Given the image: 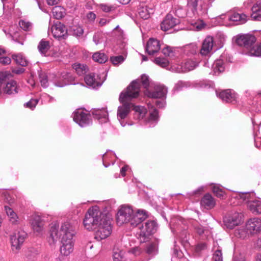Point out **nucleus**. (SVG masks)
<instances>
[{
  "mask_svg": "<svg viewBox=\"0 0 261 261\" xmlns=\"http://www.w3.org/2000/svg\"><path fill=\"white\" fill-rule=\"evenodd\" d=\"M83 224L87 230H95L94 238L97 241L107 238L112 231L111 218L103 213L99 207L96 205L88 209L85 214Z\"/></svg>",
  "mask_w": 261,
  "mask_h": 261,
  "instance_id": "1",
  "label": "nucleus"
},
{
  "mask_svg": "<svg viewBox=\"0 0 261 261\" xmlns=\"http://www.w3.org/2000/svg\"><path fill=\"white\" fill-rule=\"evenodd\" d=\"M48 241L50 244L55 243L60 239V252L61 255L68 256L74 250V241L73 237L76 233L74 223L66 221L61 224L59 229L56 226H51Z\"/></svg>",
  "mask_w": 261,
  "mask_h": 261,
  "instance_id": "2",
  "label": "nucleus"
},
{
  "mask_svg": "<svg viewBox=\"0 0 261 261\" xmlns=\"http://www.w3.org/2000/svg\"><path fill=\"white\" fill-rule=\"evenodd\" d=\"M140 86L138 81H134L120 94L119 101L129 102L132 99L137 98L140 93Z\"/></svg>",
  "mask_w": 261,
  "mask_h": 261,
  "instance_id": "3",
  "label": "nucleus"
},
{
  "mask_svg": "<svg viewBox=\"0 0 261 261\" xmlns=\"http://www.w3.org/2000/svg\"><path fill=\"white\" fill-rule=\"evenodd\" d=\"M139 228L140 232L137 233V238L140 243H144L151 234L155 232L157 224L154 221L149 220L142 224Z\"/></svg>",
  "mask_w": 261,
  "mask_h": 261,
  "instance_id": "4",
  "label": "nucleus"
},
{
  "mask_svg": "<svg viewBox=\"0 0 261 261\" xmlns=\"http://www.w3.org/2000/svg\"><path fill=\"white\" fill-rule=\"evenodd\" d=\"M73 120L82 127H86L92 124L90 115L83 109H79L72 113Z\"/></svg>",
  "mask_w": 261,
  "mask_h": 261,
  "instance_id": "5",
  "label": "nucleus"
},
{
  "mask_svg": "<svg viewBox=\"0 0 261 261\" xmlns=\"http://www.w3.org/2000/svg\"><path fill=\"white\" fill-rule=\"evenodd\" d=\"M26 236V233L23 231H16L10 235L11 247L14 252L17 253L20 250Z\"/></svg>",
  "mask_w": 261,
  "mask_h": 261,
  "instance_id": "6",
  "label": "nucleus"
},
{
  "mask_svg": "<svg viewBox=\"0 0 261 261\" xmlns=\"http://www.w3.org/2000/svg\"><path fill=\"white\" fill-rule=\"evenodd\" d=\"M133 214H134V211L130 206H122L117 214V223L121 225L124 223L130 222Z\"/></svg>",
  "mask_w": 261,
  "mask_h": 261,
  "instance_id": "7",
  "label": "nucleus"
},
{
  "mask_svg": "<svg viewBox=\"0 0 261 261\" xmlns=\"http://www.w3.org/2000/svg\"><path fill=\"white\" fill-rule=\"evenodd\" d=\"M236 43L248 49L254 44L256 41V38L253 35L239 34L233 37Z\"/></svg>",
  "mask_w": 261,
  "mask_h": 261,
  "instance_id": "8",
  "label": "nucleus"
},
{
  "mask_svg": "<svg viewBox=\"0 0 261 261\" xmlns=\"http://www.w3.org/2000/svg\"><path fill=\"white\" fill-rule=\"evenodd\" d=\"M241 218V213L236 212H231L224 218V224L227 228L233 229L240 223Z\"/></svg>",
  "mask_w": 261,
  "mask_h": 261,
  "instance_id": "9",
  "label": "nucleus"
},
{
  "mask_svg": "<svg viewBox=\"0 0 261 261\" xmlns=\"http://www.w3.org/2000/svg\"><path fill=\"white\" fill-rule=\"evenodd\" d=\"M216 94L218 97L226 102L233 103L236 101V94L230 89L216 90Z\"/></svg>",
  "mask_w": 261,
  "mask_h": 261,
  "instance_id": "10",
  "label": "nucleus"
},
{
  "mask_svg": "<svg viewBox=\"0 0 261 261\" xmlns=\"http://www.w3.org/2000/svg\"><path fill=\"white\" fill-rule=\"evenodd\" d=\"M120 102L122 105L118 108L117 117L121 125L124 126L125 125V123L123 124L121 120L127 117L130 112V109L133 107V105L132 103L128 101Z\"/></svg>",
  "mask_w": 261,
  "mask_h": 261,
  "instance_id": "11",
  "label": "nucleus"
},
{
  "mask_svg": "<svg viewBox=\"0 0 261 261\" xmlns=\"http://www.w3.org/2000/svg\"><path fill=\"white\" fill-rule=\"evenodd\" d=\"M50 31L55 38H64L67 35V30L65 26L60 22H57L51 27Z\"/></svg>",
  "mask_w": 261,
  "mask_h": 261,
  "instance_id": "12",
  "label": "nucleus"
},
{
  "mask_svg": "<svg viewBox=\"0 0 261 261\" xmlns=\"http://www.w3.org/2000/svg\"><path fill=\"white\" fill-rule=\"evenodd\" d=\"M11 74L7 72V76L4 86V94H14L18 93V86L16 81L14 80L8 81Z\"/></svg>",
  "mask_w": 261,
  "mask_h": 261,
  "instance_id": "13",
  "label": "nucleus"
},
{
  "mask_svg": "<svg viewBox=\"0 0 261 261\" xmlns=\"http://www.w3.org/2000/svg\"><path fill=\"white\" fill-rule=\"evenodd\" d=\"M72 79L73 77L69 73L63 72L59 76L56 77L54 80V83L57 87H62L71 84Z\"/></svg>",
  "mask_w": 261,
  "mask_h": 261,
  "instance_id": "14",
  "label": "nucleus"
},
{
  "mask_svg": "<svg viewBox=\"0 0 261 261\" xmlns=\"http://www.w3.org/2000/svg\"><path fill=\"white\" fill-rule=\"evenodd\" d=\"M179 23V19L173 17L171 14H168L161 23V28L163 31H167L173 28Z\"/></svg>",
  "mask_w": 261,
  "mask_h": 261,
  "instance_id": "15",
  "label": "nucleus"
},
{
  "mask_svg": "<svg viewBox=\"0 0 261 261\" xmlns=\"http://www.w3.org/2000/svg\"><path fill=\"white\" fill-rule=\"evenodd\" d=\"M246 229L250 233L254 234L261 231V220L254 218L250 219L246 223Z\"/></svg>",
  "mask_w": 261,
  "mask_h": 261,
  "instance_id": "16",
  "label": "nucleus"
},
{
  "mask_svg": "<svg viewBox=\"0 0 261 261\" xmlns=\"http://www.w3.org/2000/svg\"><path fill=\"white\" fill-rule=\"evenodd\" d=\"M147 217L146 212L143 210H138L136 212H134V214L132 215L130 220V225L133 226H137L141 222L145 220Z\"/></svg>",
  "mask_w": 261,
  "mask_h": 261,
  "instance_id": "17",
  "label": "nucleus"
},
{
  "mask_svg": "<svg viewBox=\"0 0 261 261\" xmlns=\"http://www.w3.org/2000/svg\"><path fill=\"white\" fill-rule=\"evenodd\" d=\"M31 224L32 229L36 232L39 233L43 230L44 222L43 219L40 216H33Z\"/></svg>",
  "mask_w": 261,
  "mask_h": 261,
  "instance_id": "18",
  "label": "nucleus"
},
{
  "mask_svg": "<svg viewBox=\"0 0 261 261\" xmlns=\"http://www.w3.org/2000/svg\"><path fill=\"white\" fill-rule=\"evenodd\" d=\"M212 49V37L208 36L204 40L200 50V53L203 56H208Z\"/></svg>",
  "mask_w": 261,
  "mask_h": 261,
  "instance_id": "19",
  "label": "nucleus"
},
{
  "mask_svg": "<svg viewBox=\"0 0 261 261\" xmlns=\"http://www.w3.org/2000/svg\"><path fill=\"white\" fill-rule=\"evenodd\" d=\"M159 41L154 38H150L148 41L146 46V51L149 55H153L160 49Z\"/></svg>",
  "mask_w": 261,
  "mask_h": 261,
  "instance_id": "20",
  "label": "nucleus"
},
{
  "mask_svg": "<svg viewBox=\"0 0 261 261\" xmlns=\"http://www.w3.org/2000/svg\"><path fill=\"white\" fill-rule=\"evenodd\" d=\"M230 21L237 22V24H243L246 22L248 16L244 13L233 12L228 15Z\"/></svg>",
  "mask_w": 261,
  "mask_h": 261,
  "instance_id": "21",
  "label": "nucleus"
},
{
  "mask_svg": "<svg viewBox=\"0 0 261 261\" xmlns=\"http://www.w3.org/2000/svg\"><path fill=\"white\" fill-rule=\"evenodd\" d=\"M167 93V88L163 85L158 84L155 86L154 91L151 94V96L156 98H162L165 97Z\"/></svg>",
  "mask_w": 261,
  "mask_h": 261,
  "instance_id": "22",
  "label": "nucleus"
},
{
  "mask_svg": "<svg viewBox=\"0 0 261 261\" xmlns=\"http://www.w3.org/2000/svg\"><path fill=\"white\" fill-rule=\"evenodd\" d=\"M85 81L88 86L91 87L93 88L99 87L102 84V83L98 80V76H97V78H96L95 75L93 74L87 75L85 77Z\"/></svg>",
  "mask_w": 261,
  "mask_h": 261,
  "instance_id": "23",
  "label": "nucleus"
},
{
  "mask_svg": "<svg viewBox=\"0 0 261 261\" xmlns=\"http://www.w3.org/2000/svg\"><path fill=\"white\" fill-rule=\"evenodd\" d=\"M248 207L254 214H261V200L258 199L249 201Z\"/></svg>",
  "mask_w": 261,
  "mask_h": 261,
  "instance_id": "24",
  "label": "nucleus"
},
{
  "mask_svg": "<svg viewBox=\"0 0 261 261\" xmlns=\"http://www.w3.org/2000/svg\"><path fill=\"white\" fill-rule=\"evenodd\" d=\"M251 17L253 20L261 21V0L257 2L252 7Z\"/></svg>",
  "mask_w": 261,
  "mask_h": 261,
  "instance_id": "25",
  "label": "nucleus"
},
{
  "mask_svg": "<svg viewBox=\"0 0 261 261\" xmlns=\"http://www.w3.org/2000/svg\"><path fill=\"white\" fill-rule=\"evenodd\" d=\"M197 66L196 63L192 61L188 60L186 61L180 67H177L174 69V71L177 72H187L193 70Z\"/></svg>",
  "mask_w": 261,
  "mask_h": 261,
  "instance_id": "26",
  "label": "nucleus"
},
{
  "mask_svg": "<svg viewBox=\"0 0 261 261\" xmlns=\"http://www.w3.org/2000/svg\"><path fill=\"white\" fill-rule=\"evenodd\" d=\"M225 37L224 34L221 32H218L215 38H213V46H215L216 50H218L223 47Z\"/></svg>",
  "mask_w": 261,
  "mask_h": 261,
  "instance_id": "27",
  "label": "nucleus"
},
{
  "mask_svg": "<svg viewBox=\"0 0 261 261\" xmlns=\"http://www.w3.org/2000/svg\"><path fill=\"white\" fill-rule=\"evenodd\" d=\"M198 0H188L187 15L192 17L197 13Z\"/></svg>",
  "mask_w": 261,
  "mask_h": 261,
  "instance_id": "28",
  "label": "nucleus"
},
{
  "mask_svg": "<svg viewBox=\"0 0 261 261\" xmlns=\"http://www.w3.org/2000/svg\"><path fill=\"white\" fill-rule=\"evenodd\" d=\"M93 115L95 116L98 120H102L105 122H107L108 120V113L106 109L102 108L101 109H94L92 112Z\"/></svg>",
  "mask_w": 261,
  "mask_h": 261,
  "instance_id": "29",
  "label": "nucleus"
},
{
  "mask_svg": "<svg viewBox=\"0 0 261 261\" xmlns=\"http://www.w3.org/2000/svg\"><path fill=\"white\" fill-rule=\"evenodd\" d=\"M5 210L9 218V221L13 224L19 223V219L15 212L10 207L5 206Z\"/></svg>",
  "mask_w": 261,
  "mask_h": 261,
  "instance_id": "30",
  "label": "nucleus"
},
{
  "mask_svg": "<svg viewBox=\"0 0 261 261\" xmlns=\"http://www.w3.org/2000/svg\"><path fill=\"white\" fill-rule=\"evenodd\" d=\"M37 48L41 55L45 56L50 48V42L45 39H42L39 42Z\"/></svg>",
  "mask_w": 261,
  "mask_h": 261,
  "instance_id": "31",
  "label": "nucleus"
},
{
  "mask_svg": "<svg viewBox=\"0 0 261 261\" xmlns=\"http://www.w3.org/2000/svg\"><path fill=\"white\" fill-rule=\"evenodd\" d=\"M214 74L218 75L225 70L224 62L222 59L217 60L213 64Z\"/></svg>",
  "mask_w": 261,
  "mask_h": 261,
  "instance_id": "32",
  "label": "nucleus"
},
{
  "mask_svg": "<svg viewBox=\"0 0 261 261\" xmlns=\"http://www.w3.org/2000/svg\"><path fill=\"white\" fill-rule=\"evenodd\" d=\"M65 12V9L61 6H56L52 10L53 16L57 19L62 18L64 16Z\"/></svg>",
  "mask_w": 261,
  "mask_h": 261,
  "instance_id": "33",
  "label": "nucleus"
},
{
  "mask_svg": "<svg viewBox=\"0 0 261 261\" xmlns=\"http://www.w3.org/2000/svg\"><path fill=\"white\" fill-rule=\"evenodd\" d=\"M213 253V259L215 261H222V253L221 249L218 246L217 243L213 242V250L215 249Z\"/></svg>",
  "mask_w": 261,
  "mask_h": 261,
  "instance_id": "34",
  "label": "nucleus"
},
{
  "mask_svg": "<svg viewBox=\"0 0 261 261\" xmlns=\"http://www.w3.org/2000/svg\"><path fill=\"white\" fill-rule=\"evenodd\" d=\"M213 194L220 199L226 197L225 191L217 185L213 184Z\"/></svg>",
  "mask_w": 261,
  "mask_h": 261,
  "instance_id": "35",
  "label": "nucleus"
},
{
  "mask_svg": "<svg viewBox=\"0 0 261 261\" xmlns=\"http://www.w3.org/2000/svg\"><path fill=\"white\" fill-rule=\"evenodd\" d=\"M73 68L80 75L85 74L88 70V68L86 65L80 63H75L73 64Z\"/></svg>",
  "mask_w": 261,
  "mask_h": 261,
  "instance_id": "36",
  "label": "nucleus"
},
{
  "mask_svg": "<svg viewBox=\"0 0 261 261\" xmlns=\"http://www.w3.org/2000/svg\"><path fill=\"white\" fill-rule=\"evenodd\" d=\"M201 205L206 209H211L212 206V197L211 195L206 194L202 199Z\"/></svg>",
  "mask_w": 261,
  "mask_h": 261,
  "instance_id": "37",
  "label": "nucleus"
},
{
  "mask_svg": "<svg viewBox=\"0 0 261 261\" xmlns=\"http://www.w3.org/2000/svg\"><path fill=\"white\" fill-rule=\"evenodd\" d=\"M93 59L94 61L98 62L99 63H105L107 60V56L103 53L100 52H97L94 53L92 56Z\"/></svg>",
  "mask_w": 261,
  "mask_h": 261,
  "instance_id": "38",
  "label": "nucleus"
},
{
  "mask_svg": "<svg viewBox=\"0 0 261 261\" xmlns=\"http://www.w3.org/2000/svg\"><path fill=\"white\" fill-rule=\"evenodd\" d=\"M248 54L252 56H261V45H253L249 48Z\"/></svg>",
  "mask_w": 261,
  "mask_h": 261,
  "instance_id": "39",
  "label": "nucleus"
},
{
  "mask_svg": "<svg viewBox=\"0 0 261 261\" xmlns=\"http://www.w3.org/2000/svg\"><path fill=\"white\" fill-rule=\"evenodd\" d=\"M138 14L144 19H147L150 16V12L147 7H140L138 9Z\"/></svg>",
  "mask_w": 261,
  "mask_h": 261,
  "instance_id": "40",
  "label": "nucleus"
},
{
  "mask_svg": "<svg viewBox=\"0 0 261 261\" xmlns=\"http://www.w3.org/2000/svg\"><path fill=\"white\" fill-rule=\"evenodd\" d=\"M70 32L72 35L80 37L84 34V29L81 26L76 25L71 27Z\"/></svg>",
  "mask_w": 261,
  "mask_h": 261,
  "instance_id": "41",
  "label": "nucleus"
},
{
  "mask_svg": "<svg viewBox=\"0 0 261 261\" xmlns=\"http://www.w3.org/2000/svg\"><path fill=\"white\" fill-rule=\"evenodd\" d=\"M13 59L16 63L22 66H25L28 64V61L26 59L21 55H17L13 56Z\"/></svg>",
  "mask_w": 261,
  "mask_h": 261,
  "instance_id": "42",
  "label": "nucleus"
},
{
  "mask_svg": "<svg viewBox=\"0 0 261 261\" xmlns=\"http://www.w3.org/2000/svg\"><path fill=\"white\" fill-rule=\"evenodd\" d=\"M20 28L25 31H30L32 30L33 25L32 23L28 21L20 20L19 22Z\"/></svg>",
  "mask_w": 261,
  "mask_h": 261,
  "instance_id": "43",
  "label": "nucleus"
},
{
  "mask_svg": "<svg viewBox=\"0 0 261 261\" xmlns=\"http://www.w3.org/2000/svg\"><path fill=\"white\" fill-rule=\"evenodd\" d=\"M154 62L156 65L162 67H166L169 64V62L167 59L165 58H161L160 57L156 58L154 59Z\"/></svg>",
  "mask_w": 261,
  "mask_h": 261,
  "instance_id": "44",
  "label": "nucleus"
},
{
  "mask_svg": "<svg viewBox=\"0 0 261 261\" xmlns=\"http://www.w3.org/2000/svg\"><path fill=\"white\" fill-rule=\"evenodd\" d=\"M136 81H138L139 84L141 83L144 88H147L149 85V77L145 74H143L140 80H137Z\"/></svg>",
  "mask_w": 261,
  "mask_h": 261,
  "instance_id": "45",
  "label": "nucleus"
},
{
  "mask_svg": "<svg viewBox=\"0 0 261 261\" xmlns=\"http://www.w3.org/2000/svg\"><path fill=\"white\" fill-rule=\"evenodd\" d=\"M40 82L42 87L46 88L48 86L47 76L45 73L41 72L39 75Z\"/></svg>",
  "mask_w": 261,
  "mask_h": 261,
  "instance_id": "46",
  "label": "nucleus"
},
{
  "mask_svg": "<svg viewBox=\"0 0 261 261\" xmlns=\"http://www.w3.org/2000/svg\"><path fill=\"white\" fill-rule=\"evenodd\" d=\"M7 76V72H0V95L4 94V86L5 79Z\"/></svg>",
  "mask_w": 261,
  "mask_h": 261,
  "instance_id": "47",
  "label": "nucleus"
},
{
  "mask_svg": "<svg viewBox=\"0 0 261 261\" xmlns=\"http://www.w3.org/2000/svg\"><path fill=\"white\" fill-rule=\"evenodd\" d=\"M157 251V245L155 243L150 244L147 248L146 252L150 255H154Z\"/></svg>",
  "mask_w": 261,
  "mask_h": 261,
  "instance_id": "48",
  "label": "nucleus"
},
{
  "mask_svg": "<svg viewBox=\"0 0 261 261\" xmlns=\"http://www.w3.org/2000/svg\"><path fill=\"white\" fill-rule=\"evenodd\" d=\"M110 60L114 65H117L122 63L124 60V58L122 56H118L111 57Z\"/></svg>",
  "mask_w": 261,
  "mask_h": 261,
  "instance_id": "49",
  "label": "nucleus"
},
{
  "mask_svg": "<svg viewBox=\"0 0 261 261\" xmlns=\"http://www.w3.org/2000/svg\"><path fill=\"white\" fill-rule=\"evenodd\" d=\"M159 119L158 112L156 109H153L150 112L149 121H155Z\"/></svg>",
  "mask_w": 261,
  "mask_h": 261,
  "instance_id": "50",
  "label": "nucleus"
},
{
  "mask_svg": "<svg viewBox=\"0 0 261 261\" xmlns=\"http://www.w3.org/2000/svg\"><path fill=\"white\" fill-rule=\"evenodd\" d=\"M186 49L192 54H195L199 50L197 45L194 43L187 45Z\"/></svg>",
  "mask_w": 261,
  "mask_h": 261,
  "instance_id": "51",
  "label": "nucleus"
},
{
  "mask_svg": "<svg viewBox=\"0 0 261 261\" xmlns=\"http://www.w3.org/2000/svg\"><path fill=\"white\" fill-rule=\"evenodd\" d=\"M197 87L202 88L209 89L211 87V84L210 82L205 81H200L198 84H197Z\"/></svg>",
  "mask_w": 261,
  "mask_h": 261,
  "instance_id": "52",
  "label": "nucleus"
},
{
  "mask_svg": "<svg viewBox=\"0 0 261 261\" xmlns=\"http://www.w3.org/2000/svg\"><path fill=\"white\" fill-rule=\"evenodd\" d=\"M225 18L224 15H221L214 18V23L216 25H222L223 24V19ZM214 23V21H213Z\"/></svg>",
  "mask_w": 261,
  "mask_h": 261,
  "instance_id": "53",
  "label": "nucleus"
},
{
  "mask_svg": "<svg viewBox=\"0 0 261 261\" xmlns=\"http://www.w3.org/2000/svg\"><path fill=\"white\" fill-rule=\"evenodd\" d=\"M122 252L121 251L114 252L113 253L114 261H121L123 258Z\"/></svg>",
  "mask_w": 261,
  "mask_h": 261,
  "instance_id": "54",
  "label": "nucleus"
},
{
  "mask_svg": "<svg viewBox=\"0 0 261 261\" xmlns=\"http://www.w3.org/2000/svg\"><path fill=\"white\" fill-rule=\"evenodd\" d=\"M37 103L38 100L37 99H31L29 102L25 103L24 106L32 109L36 107Z\"/></svg>",
  "mask_w": 261,
  "mask_h": 261,
  "instance_id": "55",
  "label": "nucleus"
},
{
  "mask_svg": "<svg viewBox=\"0 0 261 261\" xmlns=\"http://www.w3.org/2000/svg\"><path fill=\"white\" fill-rule=\"evenodd\" d=\"M206 248V245L204 243H201L197 244L195 248V250L197 253H200L202 250Z\"/></svg>",
  "mask_w": 261,
  "mask_h": 261,
  "instance_id": "56",
  "label": "nucleus"
},
{
  "mask_svg": "<svg viewBox=\"0 0 261 261\" xmlns=\"http://www.w3.org/2000/svg\"><path fill=\"white\" fill-rule=\"evenodd\" d=\"M162 53L166 56H172L173 54L172 48L169 46L164 48L162 50Z\"/></svg>",
  "mask_w": 261,
  "mask_h": 261,
  "instance_id": "57",
  "label": "nucleus"
},
{
  "mask_svg": "<svg viewBox=\"0 0 261 261\" xmlns=\"http://www.w3.org/2000/svg\"><path fill=\"white\" fill-rule=\"evenodd\" d=\"M11 60L8 57H0V63L3 65H8L11 63Z\"/></svg>",
  "mask_w": 261,
  "mask_h": 261,
  "instance_id": "58",
  "label": "nucleus"
},
{
  "mask_svg": "<svg viewBox=\"0 0 261 261\" xmlns=\"http://www.w3.org/2000/svg\"><path fill=\"white\" fill-rule=\"evenodd\" d=\"M251 196V194L249 193H242L240 195V197L241 199H242L244 201H246L247 203L249 201H251L250 200V197Z\"/></svg>",
  "mask_w": 261,
  "mask_h": 261,
  "instance_id": "59",
  "label": "nucleus"
},
{
  "mask_svg": "<svg viewBox=\"0 0 261 261\" xmlns=\"http://www.w3.org/2000/svg\"><path fill=\"white\" fill-rule=\"evenodd\" d=\"M129 252L134 254L135 256H137L141 253L142 251L139 247H135L131 249Z\"/></svg>",
  "mask_w": 261,
  "mask_h": 261,
  "instance_id": "60",
  "label": "nucleus"
},
{
  "mask_svg": "<svg viewBox=\"0 0 261 261\" xmlns=\"http://www.w3.org/2000/svg\"><path fill=\"white\" fill-rule=\"evenodd\" d=\"M87 18L90 21H93L96 18V15L94 13L90 12L87 14Z\"/></svg>",
  "mask_w": 261,
  "mask_h": 261,
  "instance_id": "61",
  "label": "nucleus"
},
{
  "mask_svg": "<svg viewBox=\"0 0 261 261\" xmlns=\"http://www.w3.org/2000/svg\"><path fill=\"white\" fill-rule=\"evenodd\" d=\"M205 24L201 20L195 23V28L197 31L202 30L204 27Z\"/></svg>",
  "mask_w": 261,
  "mask_h": 261,
  "instance_id": "62",
  "label": "nucleus"
},
{
  "mask_svg": "<svg viewBox=\"0 0 261 261\" xmlns=\"http://www.w3.org/2000/svg\"><path fill=\"white\" fill-rule=\"evenodd\" d=\"M100 8L105 12H110L112 10V7L105 4L100 5Z\"/></svg>",
  "mask_w": 261,
  "mask_h": 261,
  "instance_id": "63",
  "label": "nucleus"
},
{
  "mask_svg": "<svg viewBox=\"0 0 261 261\" xmlns=\"http://www.w3.org/2000/svg\"><path fill=\"white\" fill-rule=\"evenodd\" d=\"M134 109L136 112H139L140 115L145 113V109L142 107L137 106L135 107Z\"/></svg>",
  "mask_w": 261,
  "mask_h": 261,
  "instance_id": "64",
  "label": "nucleus"
}]
</instances>
